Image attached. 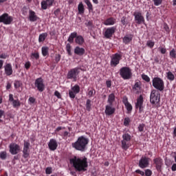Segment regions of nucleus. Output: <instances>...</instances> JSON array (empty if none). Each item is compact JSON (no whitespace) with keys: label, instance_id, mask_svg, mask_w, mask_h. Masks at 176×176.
I'll return each instance as SVG.
<instances>
[{"label":"nucleus","instance_id":"nucleus-1","mask_svg":"<svg viewBox=\"0 0 176 176\" xmlns=\"http://www.w3.org/2000/svg\"><path fill=\"white\" fill-rule=\"evenodd\" d=\"M70 163L73 165L76 171H78V173H85V171H87V157H76V156H74V157L70 159Z\"/></svg>","mask_w":176,"mask_h":176},{"label":"nucleus","instance_id":"nucleus-2","mask_svg":"<svg viewBox=\"0 0 176 176\" xmlns=\"http://www.w3.org/2000/svg\"><path fill=\"white\" fill-rule=\"evenodd\" d=\"M89 142V138H86V137H84V135H81V137H78L76 142H73L72 144V146L76 151H80V152H85V151L87 149Z\"/></svg>","mask_w":176,"mask_h":176},{"label":"nucleus","instance_id":"nucleus-3","mask_svg":"<svg viewBox=\"0 0 176 176\" xmlns=\"http://www.w3.org/2000/svg\"><path fill=\"white\" fill-rule=\"evenodd\" d=\"M75 38V43L76 44H78V45H83L85 43V40L82 36V34H78V32H72L68 38L67 41H69L70 43H74Z\"/></svg>","mask_w":176,"mask_h":176},{"label":"nucleus","instance_id":"nucleus-4","mask_svg":"<svg viewBox=\"0 0 176 176\" xmlns=\"http://www.w3.org/2000/svg\"><path fill=\"white\" fill-rule=\"evenodd\" d=\"M161 94L157 89H152L150 94V102L153 105H156L157 108L160 107Z\"/></svg>","mask_w":176,"mask_h":176},{"label":"nucleus","instance_id":"nucleus-5","mask_svg":"<svg viewBox=\"0 0 176 176\" xmlns=\"http://www.w3.org/2000/svg\"><path fill=\"white\" fill-rule=\"evenodd\" d=\"M81 67L78 66L70 69L67 74V78L77 81L79 74L80 73Z\"/></svg>","mask_w":176,"mask_h":176},{"label":"nucleus","instance_id":"nucleus-6","mask_svg":"<svg viewBox=\"0 0 176 176\" xmlns=\"http://www.w3.org/2000/svg\"><path fill=\"white\" fill-rule=\"evenodd\" d=\"M153 86L157 91H164L165 89L164 81L161 77H154L153 78Z\"/></svg>","mask_w":176,"mask_h":176},{"label":"nucleus","instance_id":"nucleus-7","mask_svg":"<svg viewBox=\"0 0 176 176\" xmlns=\"http://www.w3.org/2000/svg\"><path fill=\"white\" fill-rule=\"evenodd\" d=\"M132 137L128 133H125V134H123L122 135V149L124 151H128V149L131 146V141Z\"/></svg>","mask_w":176,"mask_h":176},{"label":"nucleus","instance_id":"nucleus-8","mask_svg":"<svg viewBox=\"0 0 176 176\" xmlns=\"http://www.w3.org/2000/svg\"><path fill=\"white\" fill-rule=\"evenodd\" d=\"M120 75L124 80H129L132 77V70L129 66H123L120 69Z\"/></svg>","mask_w":176,"mask_h":176},{"label":"nucleus","instance_id":"nucleus-9","mask_svg":"<svg viewBox=\"0 0 176 176\" xmlns=\"http://www.w3.org/2000/svg\"><path fill=\"white\" fill-rule=\"evenodd\" d=\"M133 16H135V22L138 23V25L145 23V18L144 15H142L141 11H135V12H133Z\"/></svg>","mask_w":176,"mask_h":176},{"label":"nucleus","instance_id":"nucleus-10","mask_svg":"<svg viewBox=\"0 0 176 176\" xmlns=\"http://www.w3.org/2000/svg\"><path fill=\"white\" fill-rule=\"evenodd\" d=\"M80 91V87L78 84H75L74 87H72V89L69 90V96L72 100H74L76 97V94H78Z\"/></svg>","mask_w":176,"mask_h":176},{"label":"nucleus","instance_id":"nucleus-11","mask_svg":"<svg viewBox=\"0 0 176 176\" xmlns=\"http://www.w3.org/2000/svg\"><path fill=\"white\" fill-rule=\"evenodd\" d=\"M34 85L38 91H41V93H42V91H44L45 89V85L44 84V80L43 78H42V77H38V78H36Z\"/></svg>","mask_w":176,"mask_h":176},{"label":"nucleus","instance_id":"nucleus-12","mask_svg":"<svg viewBox=\"0 0 176 176\" xmlns=\"http://www.w3.org/2000/svg\"><path fill=\"white\" fill-rule=\"evenodd\" d=\"M14 18L8 14L7 12H4L2 15H0V22H3L5 25H10L12 23Z\"/></svg>","mask_w":176,"mask_h":176},{"label":"nucleus","instance_id":"nucleus-13","mask_svg":"<svg viewBox=\"0 0 176 176\" xmlns=\"http://www.w3.org/2000/svg\"><path fill=\"white\" fill-rule=\"evenodd\" d=\"M122 56L121 54H119L118 52L113 54L111 56V66L115 67L117 65H119L120 61L122 59Z\"/></svg>","mask_w":176,"mask_h":176},{"label":"nucleus","instance_id":"nucleus-14","mask_svg":"<svg viewBox=\"0 0 176 176\" xmlns=\"http://www.w3.org/2000/svg\"><path fill=\"white\" fill-rule=\"evenodd\" d=\"M144 96L143 95H140L139 98H137L135 103L136 109H139V113H142L144 111Z\"/></svg>","mask_w":176,"mask_h":176},{"label":"nucleus","instance_id":"nucleus-15","mask_svg":"<svg viewBox=\"0 0 176 176\" xmlns=\"http://www.w3.org/2000/svg\"><path fill=\"white\" fill-rule=\"evenodd\" d=\"M153 164L155 165V168L157 171L161 173L162 171V166H164V160L162 157H155L153 160Z\"/></svg>","mask_w":176,"mask_h":176},{"label":"nucleus","instance_id":"nucleus-16","mask_svg":"<svg viewBox=\"0 0 176 176\" xmlns=\"http://www.w3.org/2000/svg\"><path fill=\"white\" fill-rule=\"evenodd\" d=\"M149 162H150L149 157H146V156H142L140 160H139L138 166L139 167H140V168H146L149 166Z\"/></svg>","mask_w":176,"mask_h":176},{"label":"nucleus","instance_id":"nucleus-17","mask_svg":"<svg viewBox=\"0 0 176 176\" xmlns=\"http://www.w3.org/2000/svg\"><path fill=\"white\" fill-rule=\"evenodd\" d=\"M9 149L11 155H17L21 151V146L18 144L12 143L9 145Z\"/></svg>","mask_w":176,"mask_h":176},{"label":"nucleus","instance_id":"nucleus-18","mask_svg":"<svg viewBox=\"0 0 176 176\" xmlns=\"http://www.w3.org/2000/svg\"><path fill=\"white\" fill-rule=\"evenodd\" d=\"M116 111V107L111 106V103H109V104H106L104 112L107 116H111V115H114Z\"/></svg>","mask_w":176,"mask_h":176},{"label":"nucleus","instance_id":"nucleus-19","mask_svg":"<svg viewBox=\"0 0 176 176\" xmlns=\"http://www.w3.org/2000/svg\"><path fill=\"white\" fill-rule=\"evenodd\" d=\"M116 30V28L115 26H111V28H107L104 32V36L106 38H111L114 34Z\"/></svg>","mask_w":176,"mask_h":176},{"label":"nucleus","instance_id":"nucleus-20","mask_svg":"<svg viewBox=\"0 0 176 176\" xmlns=\"http://www.w3.org/2000/svg\"><path fill=\"white\" fill-rule=\"evenodd\" d=\"M122 102L125 105V107L127 111V113H131L133 111V106L130 102H129V99L127 96H124L122 98Z\"/></svg>","mask_w":176,"mask_h":176},{"label":"nucleus","instance_id":"nucleus-21","mask_svg":"<svg viewBox=\"0 0 176 176\" xmlns=\"http://www.w3.org/2000/svg\"><path fill=\"white\" fill-rule=\"evenodd\" d=\"M58 146V144L56 141V140H54V138H52L50 140V142H48V148L50 151H56Z\"/></svg>","mask_w":176,"mask_h":176},{"label":"nucleus","instance_id":"nucleus-22","mask_svg":"<svg viewBox=\"0 0 176 176\" xmlns=\"http://www.w3.org/2000/svg\"><path fill=\"white\" fill-rule=\"evenodd\" d=\"M4 72L6 76H11L13 73L12 63H6L4 65Z\"/></svg>","mask_w":176,"mask_h":176},{"label":"nucleus","instance_id":"nucleus-23","mask_svg":"<svg viewBox=\"0 0 176 176\" xmlns=\"http://www.w3.org/2000/svg\"><path fill=\"white\" fill-rule=\"evenodd\" d=\"M29 19L32 22H35L36 21H38V19H39V17L38 16V15H36L35 11H33V10H30Z\"/></svg>","mask_w":176,"mask_h":176},{"label":"nucleus","instance_id":"nucleus-24","mask_svg":"<svg viewBox=\"0 0 176 176\" xmlns=\"http://www.w3.org/2000/svg\"><path fill=\"white\" fill-rule=\"evenodd\" d=\"M74 54L80 56L84 55V54H85V50L83 48V47H80V45H78L74 48Z\"/></svg>","mask_w":176,"mask_h":176},{"label":"nucleus","instance_id":"nucleus-25","mask_svg":"<svg viewBox=\"0 0 176 176\" xmlns=\"http://www.w3.org/2000/svg\"><path fill=\"white\" fill-rule=\"evenodd\" d=\"M133 38V34H126L122 38V41L124 44H129L131 43Z\"/></svg>","mask_w":176,"mask_h":176},{"label":"nucleus","instance_id":"nucleus-26","mask_svg":"<svg viewBox=\"0 0 176 176\" xmlns=\"http://www.w3.org/2000/svg\"><path fill=\"white\" fill-rule=\"evenodd\" d=\"M116 22V18H113V16H110L109 18H107L105 19L104 24L107 25H114Z\"/></svg>","mask_w":176,"mask_h":176},{"label":"nucleus","instance_id":"nucleus-27","mask_svg":"<svg viewBox=\"0 0 176 176\" xmlns=\"http://www.w3.org/2000/svg\"><path fill=\"white\" fill-rule=\"evenodd\" d=\"M115 100H116L115 94H113V92H112L111 94H109V95L108 96V100H107L108 104H110V105H111V107H113V104Z\"/></svg>","mask_w":176,"mask_h":176},{"label":"nucleus","instance_id":"nucleus-28","mask_svg":"<svg viewBox=\"0 0 176 176\" xmlns=\"http://www.w3.org/2000/svg\"><path fill=\"white\" fill-rule=\"evenodd\" d=\"M30 153L25 144V143L23 142V157L24 159H28V157H30Z\"/></svg>","mask_w":176,"mask_h":176},{"label":"nucleus","instance_id":"nucleus-29","mask_svg":"<svg viewBox=\"0 0 176 176\" xmlns=\"http://www.w3.org/2000/svg\"><path fill=\"white\" fill-rule=\"evenodd\" d=\"M85 6L82 3V1H80L78 6V14H84L85 12Z\"/></svg>","mask_w":176,"mask_h":176},{"label":"nucleus","instance_id":"nucleus-30","mask_svg":"<svg viewBox=\"0 0 176 176\" xmlns=\"http://www.w3.org/2000/svg\"><path fill=\"white\" fill-rule=\"evenodd\" d=\"M48 36V33L45 32V33H41L38 36V42L42 43L45 41V40L47 38Z\"/></svg>","mask_w":176,"mask_h":176},{"label":"nucleus","instance_id":"nucleus-31","mask_svg":"<svg viewBox=\"0 0 176 176\" xmlns=\"http://www.w3.org/2000/svg\"><path fill=\"white\" fill-rule=\"evenodd\" d=\"M85 4L87 6V8L89 10V12H91V11H94V6L91 1V0H84Z\"/></svg>","mask_w":176,"mask_h":176},{"label":"nucleus","instance_id":"nucleus-32","mask_svg":"<svg viewBox=\"0 0 176 176\" xmlns=\"http://www.w3.org/2000/svg\"><path fill=\"white\" fill-rule=\"evenodd\" d=\"M42 54L43 56H47L49 55V47L43 46L41 48Z\"/></svg>","mask_w":176,"mask_h":176},{"label":"nucleus","instance_id":"nucleus-33","mask_svg":"<svg viewBox=\"0 0 176 176\" xmlns=\"http://www.w3.org/2000/svg\"><path fill=\"white\" fill-rule=\"evenodd\" d=\"M21 103L19 100V99H14L13 101V108H19L21 107Z\"/></svg>","mask_w":176,"mask_h":176},{"label":"nucleus","instance_id":"nucleus-34","mask_svg":"<svg viewBox=\"0 0 176 176\" xmlns=\"http://www.w3.org/2000/svg\"><path fill=\"white\" fill-rule=\"evenodd\" d=\"M86 109H87V111H88V112H90V111L91 109V99H87Z\"/></svg>","mask_w":176,"mask_h":176},{"label":"nucleus","instance_id":"nucleus-35","mask_svg":"<svg viewBox=\"0 0 176 176\" xmlns=\"http://www.w3.org/2000/svg\"><path fill=\"white\" fill-rule=\"evenodd\" d=\"M66 51L67 52L68 55H72V45L70 44V41L66 44Z\"/></svg>","mask_w":176,"mask_h":176},{"label":"nucleus","instance_id":"nucleus-36","mask_svg":"<svg viewBox=\"0 0 176 176\" xmlns=\"http://www.w3.org/2000/svg\"><path fill=\"white\" fill-rule=\"evenodd\" d=\"M22 81L20 80H15L14 82V89H19L20 87L22 85Z\"/></svg>","mask_w":176,"mask_h":176},{"label":"nucleus","instance_id":"nucleus-37","mask_svg":"<svg viewBox=\"0 0 176 176\" xmlns=\"http://www.w3.org/2000/svg\"><path fill=\"white\" fill-rule=\"evenodd\" d=\"M141 81H136L133 85L134 90H140L141 89Z\"/></svg>","mask_w":176,"mask_h":176},{"label":"nucleus","instance_id":"nucleus-38","mask_svg":"<svg viewBox=\"0 0 176 176\" xmlns=\"http://www.w3.org/2000/svg\"><path fill=\"white\" fill-rule=\"evenodd\" d=\"M170 58H176V50L175 48H172L169 52Z\"/></svg>","mask_w":176,"mask_h":176},{"label":"nucleus","instance_id":"nucleus-39","mask_svg":"<svg viewBox=\"0 0 176 176\" xmlns=\"http://www.w3.org/2000/svg\"><path fill=\"white\" fill-rule=\"evenodd\" d=\"M142 78L147 82H149L151 81L149 76H148V74H145L144 73L142 74Z\"/></svg>","mask_w":176,"mask_h":176},{"label":"nucleus","instance_id":"nucleus-40","mask_svg":"<svg viewBox=\"0 0 176 176\" xmlns=\"http://www.w3.org/2000/svg\"><path fill=\"white\" fill-rule=\"evenodd\" d=\"M130 123H131V120H130L129 117H125V118L124 120V126L127 127L128 126H129Z\"/></svg>","mask_w":176,"mask_h":176},{"label":"nucleus","instance_id":"nucleus-41","mask_svg":"<svg viewBox=\"0 0 176 176\" xmlns=\"http://www.w3.org/2000/svg\"><path fill=\"white\" fill-rule=\"evenodd\" d=\"M31 58H35V59H39V58H40L39 52H32Z\"/></svg>","mask_w":176,"mask_h":176},{"label":"nucleus","instance_id":"nucleus-42","mask_svg":"<svg viewBox=\"0 0 176 176\" xmlns=\"http://www.w3.org/2000/svg\"><path fill=\"white\" fill-rule=\"evenodd\" d=\"M167 77L168 80H175V76L172 72H167Z\"/></svg>","mask_w":176,"mask_h":176},{"label":"nucleus","instance_id":"nucleus-43","mask_svg":"<svg viewBox=\"0 0 176 176\" xmlns=\"http://www.w3.org/2000/svg\"><path fill=\"white\" fill-rule=\"evenodd\" d=\"M6 157H7L6 151L0 152V159H1L2 160H6Z\"/></svg>","mask_w":176,"mask_h":176},{"label":"nucleus","instance_id":"nucleus-44","mask_svg":"<svg viewBox=\"0 0 176 176\" xmlns=\"http://www.w3.org/2000/svg\"><path fill=\"white\" fill-rule=\"evenodd\" d=\"M146 45L148 47H150V48H153L155 45V41H153L152 40H148L146 43Z\"/></svg>","mask_w":176,"mask_h":176},{"label":"nucleus","instance_id":"nucleus-45","mask_svg":"<svg viewBox=\"0 0 176 176\" xmlns=\"http://www.w3.org/2000/svg\"><path fill=\"white\" fill-rule=\"evenodd\" d=\"M25 145V147L29 153V154H30V142L29 140L28 141H23Z\"/></svg>","mask_w":176,"mask_h":176},{"label":"nucleus","instance_id":"nucleus-46","mask_svg":"<svg viewBox=\"0 0 176 176\" xmlns=\"http://www.w3.org/2000/svg\"><path fill=\"white\" fill-rule=\"evenodd\" d=\"M61 60V55L60 54H55V63H58Z\"/></svg>","mask_w":176,"mask_h":176},{"label":"nucleus","instance_id":"nucleus-47","mask_svg":"<svg viewBox=\"0 0 176 176\" xmlns=\"http://www.w3.org/2000/svg\"><path fill=\"white\" fill-rule=\"evenodd\" d=\"M3 116H6L5 110L0 109V123H3V120H1Z\"/></svg>","mask_w":176,"mask_h":176},{"label":"nucleus","instance_id":"nucleus-48","mask_svg":"<svg viewBox=\"0 0 176 176\" xmlns=\"http://www.w3.org/2000/svg\"><path fill=\"white\" fill-rule=\"evenodd\" d=\"M41 8L43 10H47V0H45V1L41 2Z\"/></svg>","mask_w":176,"mask_h":176},{"label":"nucleus","instance_id":"nucleus-49","mask_svg":"<svg viewBox=\"0 0 176 176\" xmlns=\"http://www.w3.org/2000/svg\"><path fill=\"white\" fill-rule=\"evenodd\" d=\"M14 95L13 94H9V101L12 102V107H14Z\"/></svg>","mask_w":176,"mask_h":176},{"label":"nucleus","instance_id":"nucleus-50","mask_svg":"<svg viewBox=\"0 0 176 176\" xmlns=\"http://www.w3.org/2000/svg\"><path fill=\"white\" fill-rule=\"evenodd\" d=\"M145 129V124H139V127L138 128V131L140 133H142L144 131Z\"/></svg>","mask_w":176,"mask_h":176},{"label":"nucleus","instance_id":"nucleus-51","mask_svg":"<svg viewBox=\"0 0 176 176\" xmlns=\"http://www.w3.org/2000/svg\"><path fill=\"white\" fill-rule=\"evenodd\" d=\"M154 3V6H160L163 0H152Z\"/></svg>","mask_w":176,"mask_h":176},{"label":"nucleus","instance_id":"nucleus-52","mask_svg":"<svg viewBox=\"0 0 176 176\" xmlns=\"http://www.w3.org/2000/svg\"><path fill=\"white\" fill-rule=\"evenodd\" d=\"M94 94H96V91L95 89H89V92H88V96L89 97V98H91V97H93L94 96Z\"/></svg>","mask_w":176,"mask_h":176},{"label":"nucleus","instance_id":"nucleus-53","mask_svg":"<svg viewBox=\"0 0 176 176\" xmlns=\"http://www.w3.org/2000/svg\"><path fill=\"white\" fill-rule=\"evenodd\" d=\"M9 55L8 54H6L5 52L0 54V58L2 59H6V58H8Z\"/></svg>","mask_w":176,"mask_h":176},{"label":"nucleus","instance_id":"nucleus-54","mask_svg":"<svg viewBox=\"0 0 176 176\" xmlns=\"http://www.w3.org/2000/svg\"><path fill=\"white\" fill-rule=\"evenodd\" d=\"M52 167H47V168L45 169V173L47 175L52 174Z\"/></svg>","mask_w":176,"mask_h":176},{"label":"nucleus","instance_id":"nucleus-55","mask_svg":"<svg viewBox=\"0 0 176 176\" xmlns=\"http://www.w3.org/2000/svg\"><path fill=\"white\" fill-rule=\"evenodd\" d=\"M153 174V171L151 170L147 169L145 170V175L146 176H151Z\"/></svg>","mask_w":176,"mask_h":176},{"label":"nucleus","instance_id":"nucleus-56","mask_svg":"<svg viewBox=\"0 0 176 176\" xmlns=\"http://www.w3.org/2000/svg\"><path fill=\"white\" fill-rule=\"evenodd\" d=\"M54 3V0H47V6L48 7H50L52 6H53Z\"/></svg>","mask_w":176,"mask_h":176},{"label":"nucleus","instance_id":"nucleus-57","mask_svg":"<svg viewBox=\"0 0 176 176\" xmlns=\"http://www.w3.org/2000/svg\"><path fill=\"white\" fill-rule=\"evenodd\" d=\"M54 96L57 97V98H61V94L59 92V91H55Z\"/></svg>","mask_w":176,"mask_h":176},{"label":"nucleus","instance_id":"nucleus-58","mask_svg":"<svg viewBox=\"0 0 176 176\" xmlns=\"http://www.w3.org/2000/svg\"><path fill=\"white\" fill-rule=\"evenodd\" d=\"M31 67V62L30 60H28V62H25V69H28Z\"/></svg>","mask_w":176,"mask_h":176},{"label":"nucleus","instance_id":"nucleus-59","mask_svg":"<svg viewBox=\"0 0 176 176\" xmlns=\"http://www.w3.org/2000/svg\"><path fill=\"white\" fill-rule=\"evenodd\" d=\"M29 102H31V104H34V102H36L35 98H33V96H30L29 98Z\"/></svg>","mask_w":176,"mask_h":176},{"label":"nucleus","instance_id":"nucleus-60","mask_svg":"<svg viewBox=\"0 0 176 176\" xmlns=\"http://www.w3.org/2000/svg\"><path fill=\"white\" fill-rule=\"evenodd\" d=\"M121 22L122 25H126V16H122L121 19Z\"/></svg>","mask_w":176,"mask_h":176},{"label":"nucleus","instance_id":"nucleus-61","mask_svg":"<svg viewBox=\"0 0 176 176\" xmlns=\"http://www.w3.org/2000/svg\"><path fill=\"white\" fill-rule=\"evenodd\" d=\"M160 51L161 54H166V48L165 47H162L161 48H160Z\"/></svg>","mask_w":176,"mask_h":176},{"label":"nucleus","instance_id":"nucleus-62","mask_svg":"<svg viewBox=\"0 0 176 176\" xmlns=\"http://www.w3.org/2000/svg\"><path fill=\"white\" fill-rule=\"evenodd\" d=\"M135 173H136L137 174H140L142 176H144L145 174V173L144 171H142L141 170H136Z\"/></svg>","mask_w":176,"mask_h":176},{"label":"nucleus","instance_id":"nucleus-63","mask_svg":"<svg viewBox=\"0 0 176 176\" xmlns=\"http://www.w3.org/2000/svg\"><path fill=\"white\" fill-rule=\"evenodd\" d=\"M111 80H108L106 81V85H107V87H108V89H110V87H111Z\"/></svg>","mask_w":176,"mask_h":176},{"label":"nucleus","instance_id":"nucleus-64","mask_svg":"<svg viewBox=\"0 0 176 176\" xmlns=\"http://www.w3.org/2000/svg\"><path fill=\"white\" fill-rule=\"evenodd\" d=\"M60 8H57L56 10H55L54 13L56 16H58V15L60 14Z\"/></svg>","mask_w":176,"mask_h":176}]
</instances>
